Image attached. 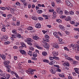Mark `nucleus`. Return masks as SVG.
I'll use <instances>...</instances> for the list:
<instances>
[{
    "instance_id": "obj_1",
    "label": "nucleus",
    "mask_w": 79,
    "mask_h": 79,
    "mask_svg": "<svg viewBox=\"0 0 79 79\" xmlns=\"http://www.w3.org/2000/svg\"><path fill=\"white\" fill-rule=\"evenodd\" d=\"M71 46L72 47L73 50H76L77 48V51H79V45L77 44H71Z\"/></svg>"
},
{
    "instance_id": "obj_2",
    "label": "nucleus",
    "mask_w": 79,
    "mask_h": 79,
    "mask_svg": "<svg viewBox=\"0 0 79 79\" xmlns=\"http://www.w3.org/2000/svg\"><path fill=\"white\" fill-rule=\"evenodd\" d=\"M26 42H27V44L29 45H32V42L33 40L31 38H27L26 40Z\"/></svg>"
},
{
    "instance_id": "obj_3",
    "label": "nucleus",
    "mask_w": 79,
    "mask_h": 79,
    "mask_svg": "<svg viewBox=\"0 0 79 79\" xmlns=\"http://www.w3.org/2000/svg\"><path fill=\"white\" fill-rule=\"evenodd\" d=\"M10 63V61L7 60L5 61L3 63L5 66L6 67V68H11V66L9 64Z\"/></svg>"
},
{
    "instance_id": "obj_4",
    "label": "nucleus",
    "mask_w": 79,
    "mask_h": 79,
    "mask_svg": "<svg viewBox=\"0 0 79 79\" xmlns=\"http://www.w3.org/2000/svg\"><path fill=\"white\" fill-rule=\"evenodd\" d=\"M45 39L44 40V41L45 42H49L50 40H49V38L50 37L47 34H45Z\"/></svg>"
},
{
    "instance_id": "obj_5",
    "label": "nucleus",
    "mask_w": 79,
    "mask_h": 79,
    "mask_svg": "<svg viewBox=\"0 0 79 79\" xmlns=\"http://www.w3.org/2000/svg\"><path fill=\"white\" fill-rule=\"evenodd\" d=\"M50 71L52 74H55V73H56V72H55V69L53 68H51Z\"/></svg>"
},
{
    "instance_id": "obj_6",
    "label": "nucleus",
    "mask_w": 79,
    "mask_h": 79,
    "mask_svg": "<svg viewBox=\"0 0 79 79\" xmlns=\"http://www.w3.org/2000/svg\"><path fill=\"white\" fill-rule=\"evenodd\" d=\"M21 45L22 46H20L19 47V48H23V47H26V45L24 43L22 42L21 43Z\"/></svg>"
},
{
    "instance_id": "obj_7",
    "label": "nucleus",
    "mask_w": 79,
    "mask_h": 79,
    "mask_svg": "<svg viewBox=\"0 0 79 79\" xmlns=\"http://www.w3.org/2000/svg\"><path fill=\"white\" fill-rule=\"evenodd\" d=\"M44 47H45V48H49V47H50V45L49 44H47V43L45 42Z\"/></svg>"
},
{
    "instance_id": "obj_8",
    "label": "nucleus",
    "mask_w": 79,
    "mask_h": 79,
    "mask_svg": "<svg viewBox=\"0 0 79 79\" xmlns=\"http://www.w3.org/2000/svg\"><path fill=\"white\" fill-rule=\"evenodd\" d=\"M66 3L67 5H68V6H72L73 4L71 3L70 2H69V1H66Z\"/></svg>"
},
{
    "instance_id": "obj_9",
    "label": "nucleus",
    "mask_w": 79,
    "mask_h": 79,
    "mask_svg": "<svg viewBox=\"0 0 79 79\" xmlns=\"http://www.w3.org/2000/svg\"><path fill=\"white\" fill-rule=\"evenodd\" d=\"M33 38L34 40H39V37L37 36H33Z\"/></svg>"
},
{
    "instance_id": "obj_10",
    "label": "nucleus",
    "mask_w": 79,
    "mask_h": 79,
    "mask_svg": "<svg viewBox=\"0 0 79 79\" xmlns=\"http://www.w3.org/2000/svg\"><path fill=\"white\" fill-rule=\"evenodd\" d=\"M0 57H1V58H2L3 60H5L6 56H5V55H4L3 54H2V55L1 54H0Z\"/></svg>"
},
{
    "instance_id": "obj_11",
    "label": "nucleus",
    "mask_w": 79,
    "mask_h": 79,
    "mask_svg": "<svg viewBox=\"0 0 79 79\" xmlns=\"http://www.w3.org/2000/svg\"><path fill=\"white\" fill-rule=\"evenodd\" d=\"M35 26L36 28H40L41 27V25L40 23H37Z\"/></svg>"
},
{
    "instance_id": "obj_12",
    "label": "nucleus",
    "mask_w": 79,
    "mask_h": 79,
    "mask_svg": "<svg viewBox=\"0 0 79 79\" xmlns=\"http://www.w3.org/2000/svg\"><path fill=\"white\" fill-rule=\"evenodd\" d=\"M20 52L22 54H25V55L26 54V52L24 50L21 49L20 50Z\"/></svg>"
},
{
    "instance_id": "obj_13",
    "label": "nucleus",
    "mask_w": 79,
    "mask_h": 79,
    "mask_svg": "<svg viewBox=\"0 0 79 79\" xmlns=\"http://www.w3.org/2000/svg\"><path fill=\"white\" fill-rule=\"evenodd\" d=\"M59 27L60 28V29L61 30H62V31H64V30H65L64 29V27L63 25H60Z\"/></svg>"
},
{
    "instance_id": "obj_14",
    "label": "nucleus",
    "mask_w": 79,
    "mask_h": 79,
    "mask_svg": "<svg viewBox=\"0 0 79 79\" xmlns=\"http://www.w3.org/2000/svg\"><path fill=\"white\" fill-rule=\"evenodd\" d=\"M53 46L54 48H58V47H59V46H58V44H54Z\"/></svg>"
},
{
    "instance_id": "obj_15",
    "label": "nucleus",
    "mask_w": 79,
    "mask_h": 79,
    "mask_svg": "<svg viewBox=\"0 0 79 79\" xmlns=\"http://www.w3.org/2000/svg\"><path fill=\"white\" fill-rule=\"evenodd\" d=\"M16 37H18V38H19V39H20L21 37V34L19 33L16 34Z\"/></svg>"
},
{
    "instance_id": "obj_16",
    "label": "nucleus",
    "mask_w": 79,
    "mask_h": 79,
    "mask_svg": "<svg viewBox=\"0 0 79 79\" xmlns=\"http://www.w3.org/2000/svg\"><path fill=\"white\" fill-rule=\"evenodd\" d=\"M65 59L68 60H69L70 61H73V59L69 57H65Z\"/></svg>"
},
{
    "instance_id": "obj_17",
    "label": "nucleus",
    "mask_w": 79,
    "mask_h": 79,
    "mask_svg": "<svg viewBox=\"0 0 79 79\" xmlns=\"http://www.w3.org/2000/svg\"><path fill=\"white\" fill-rule=\"evenodd\" d=\"M53 55L54 56H56L57 55H58V52H56L55 51H54L53 52Z\"/></svg>"
},
{
    "instance_id": "obj_18",
    "label": "nucleus",
    "mask_w": 79,
    "mask_h": 79,
    "mask_svg": "<svg viewBox=\"0 0 79 79\" xmlns=\"http://www.w3.org/2000/svg\"><path fill=\"white\" fill-rule=\"evenodd\" d=\"M63 64V66H69V64L68 62L64 63Z\"/></svg>"
},
{
    "instance_id": "obj_19",
    "label": "nucleus",
    "mask_w": 79,
    "mask_h": 79,
    "mask_svg": "<svg viewBox=\"0 0 79 79\" xmlns=\"http://www.w3.org/2000/svg\"><path fill=\"white\" fill-rule=\"evenodd\" d=\"M65 21H68L71 20V18H70V17H69V16H68L67 17L66 19H65Z\"/></svg>"
},
{
    "instance_id": "obj_20",
    "label": "nucleus",
    "mask_w": 79,
    "mask_h": 79,
    "mask_svg": "<svg viewBox=\"0 0 79 79\" xmlns=\"http://www.w3.org/2000/svg\"><path fill=\"white\" fill-rule=\"evenodd\" d=\"M23 4L24 5V7H22V8H25V7H26V6H27V2H23Z\"/></svg>"
},
{
    "instance_id": "obj_21",
    "label": "nucleus",
    "mask_w": 79,
    "mask_h": 79,
    "mask_svg": "<svg viewBox=\"0 0 79 79\" xmlns=\"http://www.w3.org/2000/svg\"><path fill=\"white\" fill-rule=\"evenodd\" d=\"M42 54L43 56H46L47 55V52H42Z\"/></svg>"
},
{
    "instance_id": "obj_22",
    "label": "nucleus",
    "mask_w": 79,
    "mask_h": 79,
    "mask_svg": "<svg viewBox=\"0 0 79 79\" xmlns=\"http://www.w3.org/2000/svg\"><path fill=\"white\" fill-rule=\"evenodd\" d=\"M27 29L28 30H30V31H31L33 29V27H32L31 26H29L27 28Z\"/></svg>"
},
{
    "instance_id": "obj_23",
    "label": "nucleus",
    "mask_w": 79,
    "mask_h": 79,
    "mask_svg": "<svg viewBox=\"0 0 79 79\" xmlns=\"http://www.w3.org/2000/svg\"><path fill=\"white\" fill-rule=\"evenodd\" d=\"M53 16L54 18H56V12H54L53 13Z\"/></svg>"
},
{
    "instance_id": "obj_24",
    "label": "nucleus",
    "mask_w": 79,
    "mask_h": 79,
    "mask_svg": "<svg viewBox=\"0 0 79 79\" xmlns=\"http://www.w3.org/2000/svg\"><path fill=\"white\" fill-rule=\"evenodd\" d=\"M10 75L7 74V75H6V77H5V79H8L10 78Z\"/></svg>"
},
{
    "instance_id": "obj_25",
    "label": "nucleus",
    "mask_w": 79,
    "mask_h": 79,
    "mask_svg": "<svg viewBox=\"0 0 79 79\" xmlns=\"http://www.w3.org/2000/svg\"><path fill=\"white\" fill-rule=\"evenodd\" d=\"M37 54H36V53H35V52H34L33 53V57H37Z\"/></svg>"
},
{
    "instance_id": "obj_26",
    "label": "nucleus",
    "mask_w": 79,
    "mask_h": 79,
    "mask_svg": "<svg viewBox=\"0 0 79 79\" xmlns=\"http://www.w3.org/2000/svg\"><path fill=\"white\" fill-rule=\"evenodd\" d=\"M28 71H29L31 73H34V72H33V69L30 68V69H28Z\"/></svg>"
},
{
    "instance_id": "obj_27",
    "label": "nucleus",
    "mask_w": 79,
    "mask_h": 79,
    "mask_svg": "<svg viewBox=\"0 0 79 79\" xmlns=\"http://www.w3.org/2000/svg\"><path fill=\"white\" fill-rule=\"evenodd\" d=\"M3 38L4 41H6L8 40V38L6 36L3 37Z\"/></svg>"
},
{
    "instance_id": "obj_28",
    "label": "nucleus",
    "mask_w": 79,
    "mask_h": 79,
    "mask_svg": "<svg viewBox=\"0 0 79 79\" xmlns=\"http://www.w3.org/2000/svg\"><path fill=\"white\" fill-rule=\"evenodd\" d=\"M43 62H45V63H49V61H48V60L46 59L43 60Z\"/></svg>"
},
{
    "instance_id": "obj_29",
    "label": "nucleus",
    "mask_w": 79,
    "mask_h": 79,
    "mask_svg": "<svg viewBox=\"0 0 79 79\" xmlns=\"http://www.w3.org/2000/svg\"><path fill=\"white\" fill-rule=\"evenodd\" d=\"M38 18L40 21H43V20H44V19L41 17H38Z\"/></svg>"
},
{
    "instance_id": "obj_30",
    "label": "nucleus",
    "mask_w": 79,
    "mask_h": 79,
    "mask_svg": "<svg viewBox=\"0 0 79 79\" xmlns=\"http://www.w3.org/2000/svg\"><path fill=\"white\" fill-rule=\"evenodd\" d=\"M63 11L62 10H60L59 11V15H63Z\"/></svg>"
},
{
    "instance_id": "obj_31",
    "label": "nucleus",
    "mask_w": 79,
    "mask_h": 79,
    "mask_svg": "<svg viewBox=\"0 0 79 79\" xmlns=\"http://www.w3.org/2000/svg\"><path fill=\"white\" fill-rule=\"evenodd\" d=\"M28 55H29L30 56H32V51H29V52H28Z\"/></svg>"
},
{
    "instance_id": "obj_32",
    "label": "nucleus",
    "mask_w": 79,
    "mask_h": 79,
    "mask_svg": "<svg viewBox=\"0 0 79 79\" xmlns=\"http://www.w3.org/2000/svg\"><path fill=\"white\" fill-rule=\"evenodd\" d=\"M53 58L55 60H60V58L58 57H56V56H54Z\"/></svg>"
},
{
    "instance_id": "obj_33",
    "label": "nucleus",
    "mask_w": 79,
    "mask_h": 79,
    "mask_svg": "<svg viewBox=\"0 0 79 79\" xmlns=\"http://www.w3.org/2000/svg\"><path fill=\"white\" fill-rule=\"evenodd\" d=\"M61 10V8L60 7H58L56 9V11L57 13H58Z\"/></svg>"
},
{
    "instance_id": "obj_34",
    "label": "nucleus",
    "mask_w": 79,
    "mask_h": 79,
    "mask_svg": "<svg viewBox=\"0 0 79 79\" xmlns=\"http://www.w3.org/2000/svg\"><path fill=\"white\" fill-rule=\"evenodd\" d=\"M7 68V69H6V71H7V72H8L9 73H10V72H11V69H10V68Z\"/></svg>"
},
{
    "instance_id": "obj_35",
    "label": "nucleus",
    "mask_w": 79,
    "mask_h": 79,
    "mask_svg": "<svg viewBox=\"0 0 79 79\" xmlns=\"http://www.w3.org/2000/svg\"><path fill=\"white\" fill-rule=\"evenodd\" d=\"M11 36L12 37L14 38H16V34H12Z\"/></svg>"
},
{
    "instance_id": "obj_36",
    "label": "nucleus",
    "mask_w": 79,
    "mask_h": 79,
    "mask_svg": "<svg viewBox=\"0 0 79 79\" xmlns=\"http://www.w3.org/2000/svg\"><path fill=\"white\" fill-rule=\"evenodd\" d=\"M26 72H27V73H28V74H34V72H32V73H31L30 72H29V70L26 71Z\"/></svg>"
},
{
    "instance_id": "obj_37",
    "label": "nucleus",
    "mask_w": 79,
    "mask_h": 79,
    "mask_svg": "<svg viewBox=\"0 0 79 79\" xmlns=\"http://www.w3.org/2000/svg\"><path fill=\"white\" fill-rule=\"evenodd\" d=\"M29 48L30 50H31L32 51H34V48H32V47L31 46L29 47Z\"/></svg>"
},
{
    "instance_id": "obj_38",
    "label": "nucleus",
    "mask_w": 79,
    "mask_h": 79,
    "mask_svg": "<svg viewBox=\"0 0 79 79\" xmlns=\"http://www.w3.org/2000/svg\"><path fill=\"white\" fill-rule=\"evenodd\" d=\"M12 32L14 34H17L16 30H13L12 31Z\"/></svg>"
},
{
    "instance_id": "obj_39",
    "label": "nucleus",
    "mask_w": 79,
    "mask_h": 79,
    "mask_svg": "<svg viewBox=\"0 0 79 79\" xmlns=\"http://www.w3.org/2000/svg\"><path fill=\"white\" fill-rule=\"evenodd\" d=\"M37 12L38 14L42 13V10H39L38 11H37Z\"/></svg>"
},
{
    "instance_id": "obj_40",
    "label": "nucleus",
    "mask_w": 79,
    "mask_h": 79,
    "mask_svg": "<svg viewBox=\"0 0 79 79\" xmlns=\"http://www.w3.org/2000/svg\"><path fill=\"white\" fill-rule=\"evenodd\" d=\"M36 47L38 48V49H40V50H42L43 49V48H42L41 47H40L39 46H36Z\"/></svg>"
},
{
    "instance_id": "obj_41",
    "label": "nucleus",
    "mask_w": 79,
    "mask_h": 79,
    "mask_svg": "<svg viewBox=\"0 0 79 79\" xmlns=\"http://www.w3.org/2000/svg\"><path fill=\"white\" fill-rule=\"evenodd\" d=\"M7 17L10 19V18H12V15L11 14H9L7 15Z\"/></svg>"
},
{
    "instance_id": "obj_42",
    "label": "nucleus",
    "mask_w": 79,
    "mask_h": 79,
    "mask_svg": "<svg viewBox=\"0 0 79 79\" xmlns=\"http://www.w3.org/2000/svg\"><path fill=\"white\" fill-rule=\"evenodd\" d=\"M64 13L66 15H68L69 14V12L68 11L65 10L64 11Z\"/></svg>"
},
{
    "instance_id": "obj_43",
    "label": "nucleus",
    "mask_w": 79,
    "mask_h": 79,
    "mask_svg": "<svg viewBox=\"0 0 79 79\" xmlns=\"http://www.w3.org/2000/svg\"><path fill=\"white\" fill-rule=\"evenodd\" d=\"M10 44V42L9 41H6L4 43L5 45H8V44Z\"/></svg>"
},
{
    "instance_id": "obj_44",
    "label": "nucleus",
    "mask_w": 79,
    "mask_h": 79,
    "mask_svg": "<svg viewBox=\"0 0 79 79\" xmlns=\"http://www.w3.org/2000/svg\"><path fill=\"white\" fill-rule=\"evenodd\" d=\"M56 21H57V23H61L62 21L60 19H57L56 20Z\"/></svg>"
},
{
    "instance_id": "obj_45",
    "label": "nucleus",
    "mask_w": 79,
    "mask_h": 79,
    "mask_svg": "<svg viewBox=\"0 0 79 79\" xmlns=\"http://www.w3.org/2000/svg\"><path fill=\"white\" fill-rule=\"evenodd\" d=\"M32 19H34V20H37V18L35 17H32Z\"/></svg>"
},
{
    "instance_id": "obj_46",
    "label": "nucleus",
    "mask_w": 79,
    "mask_h": 79,
    "mask_svg": "<svg viewBox=\"0 0 79 79\" xmlns=\"http://www.w3.org/2000/svg\"><path fill=\"white\" fill-rule=\"evenodd\" d=\"M64 75L63 73H62L61 75L60 74H59V76L61 77H64Z\"/></svg>"
},
{
    "instance_id": "obj_47",
    "label": "nucleus",
    "mask_w": 79,
    "mask_h": 79,
    "mask_svg": "<svg viewBox=\"0 0 79 79\" xmlns=\"http://www.w3.org/2000/svg\"><path fill=\"white\" fill-rule=\"evenodd\" d=\"M69 13L71 15H73L74 14V12L71 11H69Z\"/></svg>"
},
{
    "instance_id": "obj_48",
    "label": "nucleus",
    "mask_w": 79,
    "mask_h": 79,
    "mask_svg": "<svg viewBox=\"0 0 79 79\" xmlns=\"http://www.w3.org/2000/svg\"><path fill=\"white\" fill-rule=\"evenodd\" d=\"M0 8L1 10H4V11L6 10V8L5 7H1Z\"/></svg>"
},
{
    "instance_id": "obj_49",
    "label": "nucleus",
    "mask_w": 79,
    "mask_h": 79,
    "mask_svg": "<svg viewBox=\"0 0 79 79\" xmlns=\"http://www.w3.org/2000/svg\"><path fill=\"white\" fill-rule=\"evenodd\" d=\"M15 74L17 78L18 79H19V76H18V74H17V73H15V74Z\"/></svg>"
},
{
    "instance_id": "obj_50",
    "label": "nucleus",
    "mask_w": 79,
    "mask_h": 79,
    "mask_svg": "<svg viewBox=\"0 0 79 79\" xmlns=\"http://www.w3.org/2000/svg\"><path fill=\"white\" fill-rule=\"evenodd\" d=\"M12 19L14 21H16V17H13Z\"/></svg>"
},
{
    "instance_id": "obj_51",
    "label": "nucleus",
    "mask_w": 79,
    "mask_h": 79,
    "mask_svg": "<svg viewBox=\"0 0 79 79\" xmlns=\"http://www.w3.org/2000/svg\"><path fill=\"white\" fill-rule=\"evenodd\" d=\"M56 2L57 4H59L61 2V1L60 0H56Z\"/></svg>"
},
{
    "instance_id": "obj_52",
    "label": "nucleus",
    "mask_w": 79,
    "mask_h": 79,
    "mask_svg": "<svg viewBox=\"0 0 79 79\" xmlns=\"http://www.w3.org/2000/svg\"><path fill=\"white\" fill-rule=\"evenodd\" d=\"M46 71L45 70H43L42 72V74H45L46 73Z\"/></svg>"
},
{
    "instance_id": "obj_53",
    "label": "nucleus",
    "mask_w": 79,
    "mask_h": 79,
    "mask_svg": "<svg viewBox=\"0 0 79 79\" xmlns=\"http://www.w3.org/2000/svg\"><path fill=\"white\" fill-rule=\"evenodd\" d=\"M15 4L16 5H19V6H20V5H21L20 4V3H19V2H17L16 3H15Z\"/></svg>"
},
{
    "instance_id": "obj_54",
    "label": "nucleus",
    "mask_w": 79,
    "mask_h": 79,
    "mask_svg": "<svg viewBox=\"0 0 79 79\" xmlns=\"http://www.w3.org/2000/svg\"><path fill=\"white\" fill-rule=\"evenodd\" d=\"M49 12H51V13H53V12H54V9H50L49 10Z\"/></svg>"
},
{
    "instance_id": "obj_55",
    "label": "nucleus",
    "mask_w": 79,
    "mask_h": 79,
    "mask_svg": "<svg viewBox=\"0 0 79 79\" xmlns=\"http://www.w3.org/2000/svg\"><path fill=\"white\" fill-rule=\"evenodd\" d=\"M0 75L1 76H2L3 77H5V74H4L2 73H1L0 74Z\"/></svg>"
},
{
    "instance_id": "obj_56",
    "label": "nucleus",
    "mask_w": 79,
    "mask_h": 79,
    "mask_svg": "<svg viewBox=\"0 0 79 79\" xmlns=\"http://www.w3.org/2000/svg\"><path fill=\"white\" fill-rule=\"evenodd\" d=\"M1 31H2L3 32H5L6 30H5V28H2V29L1 30Z\"/></svg>"
},
{
    "instance_id": "obj_57",
    "label": "nucleus",
    "mask_w": 79,
    "mask_h": 79,
    "mask_svg": "<svg viewBox=\"0 0 79 79\" xmlns=\"http://www.w3.org/2000/svg\"><path fill=\"white\" fill-rule=\"evenodd\" d=\"M64 49L65 50H66L67 51H69V49L67 48L66 47H64Z\"/></svg>"
},
{
    "instance_id": "obj_58",
    "label": "nucleus",
    "mask_w": 79,
    "mask_h": 79,
    "mask_svg": "<svg viewBox=\"0 0 79 79\" xmlns=\"http://www.w3.org/2000/svg\"><path fill=\"white\" fill-rule=\"evenodd\" d=\"M14 10H15L14 9H11L10 10V11H11V13H14Z\"/></svg>"
},
{
    "instance_id": "obj_59",
    "label": "nucleus",
    "mask_w": 79,
    "mask_h": 79,
    "mask_svg": "<svg viewBox=\"0 0 79 79\" xmlns=\"http://www.w3.org/2000/svg\"><path fill=\"white\" fill-rule=\"evenodd\" d=\"M49 59L50 60H53L54 59V57H51L49 58Z\"/></svg>"
},
{
    "instance_id": "obj_60",
    "label": "nucleus",
    "mask_w": 79,
    "mask_h": 79,
    "mask_svg": "<svg viewBox=\"0 0 79 79\" xmlns=\"http://www.w3.org/2000/svg\"><path fill=\"white\" fill-rule=\"evenodd\" d=\"M10 73H11V74H13H13H15V72H13V71H12L10 72Z\"/></svg>"
},
{
    "instance_id": "obj_61",
    "label": "nucleus",
    "mask_w": 79,
    "mask_h": 79,
    "mask_svg": "<svg viewBox=\"0 0 79 79\" xmlns=\"http://www.w3.org/2000/svg\"><path fill=\"white\" fill-rule=\"evenodd\" d=\"M55 63H56V61L55 60H53V61H52V64H55Z\"/></svg>"
},
{
    "instance_id": "obj_62",
    "label": "nucleus",
    "mask_w": 79,
    "mask_h": 79,
    "mask_svg": "<svg viewBox=\"0 0 79 79\" xmlns=\"http://www.w3.org/2000/svg\"><path fill=\"white\" fill-rule=\"evenodd\" d=\"M70 23L71 24H74L75 23L74 21H70Z\"/></svg>"
},
{
    "instance_id": "obj_63",
    "label": "nucleus",
    "mask_w": 79,
    "mask_h": 79,
    "mask_svg": "<svg viewBox=\"0 0 79 79\" xmlns=\"http://www.w3.org/2000/svg\"><path fill=\"white\" fill-rule=\"evenodd\" d=\"M57 71H58L59 72H61V70L60 69H57Z\"/></svg>"
},
{
    "instance_id": "obj_64",
    "label": "nucleus",
    "mask_w": 79,
    "mask_h": 79,
    "mask_svg": "<svg viewBox=\"0 0 79 79\" xmlns=\"http://www.w3.org/2000/svg\"><path fill=\"white\" fill-rule=\"evenodd\" d=\"M52 6H55V3H54V2H52Z\"/></svg>"
}]
</instances>
